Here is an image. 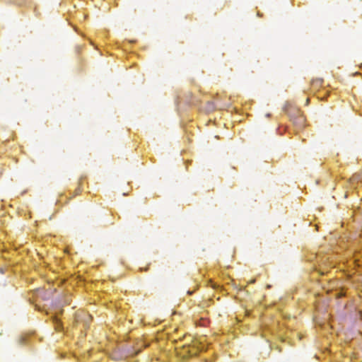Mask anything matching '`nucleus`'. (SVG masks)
Returning a JSON list of instances; mask_svg holds the SVG:
<instances>
[{
	"instance_id": "nucleus-1",
	"label": "nucleus",
	"mask_w": 362,
	"mask_h": 362,
	"mask_svg": "<svg viewBox=\"0 0 362 362\" xmlns=\"http://www.w3.org/2000/svg\"><path fill=\"white\" fill-rule=\"evenodd\" d=\"M298 114H299V116L297 118L293 119V122L300 127H303L305 123V118L303 115L300 114V112L298 110Z\"/></svg>"
},
{
	"instance_id": "nucleus-2",
	"label": "nucleus",
	"mask_w": 362,
	"mask_h": 362,
	"mask_svg": "<svg viewBox=\"0 0 362 362\" xmlns=\"http://www.w3.org/2000/svg\"><path fill=\"white\" fill-rule=\"evenodd\" d=\"M80 192H81V188H80V187H78L76 189V194H78Z\"/></svg>"
},
{
	"instance_id": "nucleus-3",
	"label": "nucleus",
	"mask_w": 362,
	"mask_h": 362,
	"mask_svg": "<svg viewBox=\"0 0 362 362\" xmlns=\"http://www.w3.org/2000/svg\"><path fill=\"white\" fill-rule=\"evenodd\" d=\"M312 83H322V81H321V80H316V81H313Z\"/></svg>"
},
{
	"instance_id": "nucleus-4",
	"label": "nucleus",
	"mask_w": 362,
	"mask_h": 362,
	"mask_svg": "<svg viewBox=\"0 0 362 362\" xmlns=\"http://www.w3.org/2000/svg\"><path fill=\"white\" fill-rule=\"evenodd\" d=\"M255 281V279H253L252 281H250V283H254Z\"/></svg>"
}]
</instances>
